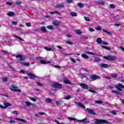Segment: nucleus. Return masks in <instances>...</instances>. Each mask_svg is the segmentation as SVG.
I'll list each match as a JSON object with an SVG mask.
<instances>
[{
  "label": "nucleus",
  "mask_w": 124,
  "mask_h": 124,
  "mask_svg": "<svg viewBox=\"0 0 124 124\" xmlns=\"http://www.w3.org/2000/svg\"><path fill=\"white\" fill-rule=\"evenodd\" d=\"M94 123L95 124H110V122L106 121V120L98 119H96Z\"/></svg>",
  "instance_id": "1"
},
{
  "label": "nucleus",
  "mask_w": 124,
  "mask_h": 124,
  "mask_svg": "<svg viewBox=\"0 0 124 124\" xmlns=\"http://www.w3.org/2000/svg\"><path fill=\"white\" fill-rule=\"evenodd\" d=\"M103 31L104 32H106L107 33H108V34H109V35L111 34V32H109V31H106L105 30H103Z\"/></svg>",
  "instance_id": "47"
},
{
  "label": "nucleus",
  "mask_w": 124,
  "mask_h": 124,
  "mask_svg": "<svg viewBox=\"0 0 124 124\" xmlns=\"http://www.w3.org/2000/svg\"><path fill=\"white\" fill-rule=\"evenodd\" d=\"M110 113L112 114V115H117V112L115 111H112Z\"/></svg>",
  "instance_id": "55"
},
{
  "label": "nucleus",
  "mask_w": 124,
  "mask_h": 124,
  "mask_svg": "<svg viewBox=\"0 0 124 124\" xmlns=\"http://www.w3.org/2000/svg\"><path fill=\"white\" fill-rule=\"evenodd\" d=\"M119 16V15H117L116 16H113L112 18H113V19H114V20H120V19H121V18L118 17Z\"/></svg>",
  "instance_id": "28"
},
{
  "label": "nucleus",
  "mask_w": 124,
  "mask_h": 124,
  "mask_svg": "<svg viewBox=\"0 0 124 124\" xmlns=\"http://www.w3.org/2000/svg\"><path fill=\"white\" fill-rule=\"evenodd\" d=\"M15 37H16V38H18V39H19V40H21V41H25V40L23 39H22V38L17 36V35H15Z\"/></svg>",
  "instance_id": "37"
},
{
  "label": "nucleus",
  "mask_w": 124,
  "mask_h": 124,
  "mask_svg": "<svg viewBox=\"0 0 124 124\" xmlns=\"http://www.w3.org/2000/svg\"><path fill=\"white\" fill-rule=\"evenodd\" d=\"M71 98V96L70 95H69L64 98V99H66L67 100H68V99H70Z\"/></svg>",
  "instance_id": "31"
},
{
  "label": "nucleus",
  "mask_w": 124,
  "mask_h": 124,
  "mask_svg": "<svg viewBox=\"0 0 124 124\" xmlns=\"http://www.w3.org/2000/svg\"><path fill=\"white\" fill-rule=\"evenodd\" d=\"M115 87L116 88V89H117L118 90V91H123V89H122V88H120V87H117V85H115Z\"/></svg>",
  "instance_id": "57"
},
{
  "label": "nucleus",
  "mask_w": 124,
  "mask_h": 124,
  "mask_svg": "<svg viewBox=\"0 0 124 124\" xmlns=\"http://www.w3.org/2000/svg\"><path fill=\"white\" fill-rule=\"evenodd\" d=\"M12 88H10L11 91H14V92H19V93H21V90L17 89L18 87H16L15 84H13L12 85Z\"/></svg>",
  "instance_id": "3"
},
{
  "label": "nucleus",
  "mask_w": 124,
  "mask_h": 124,
  "mask_svg": "<svg viewBox=\"0 0 124 124\" xmlns=\"http://www.w3.org/2000/svg\"><path fill=\"white\" fill-rule=\"evenodd\" d=\"M79 86L82 89H85V90H88V89H89V86H88V85H87L86 84H84V83L80 84Z\"/></svg>",
  "instance_id": "11"
},
{
  "label": "nucleus",
  "mask_w": 124,
  "mask_h": 124,
  "mask_svg": "<svg viewBox=\"0 0 124 124\" xmlns=\"http://www.w3.org/2000/svg\"><path fill=\"white\" fill-rule=\"evenodd\" d=\"M3 53H4V54H6V55H8V54H9V53L6 51H3Z\"/></svg>",
  "instance_id": "62"
},
{
  "label": "nucleus",
  "mask_w": 124,
  "mask_h": 124,
  "mask_svg": "<svg viewBox=\"0 0 124 124\" xmlns=\"http://www.w3.org/2000/svg\"><path fill=\"white\" fill-rule=\"evenodd\" d=\"M37 85H38V86H40L41 87H42V86H43V85L41 83H40L39 82H37Z\"/></svg>",
  "instance_id": "60"
},
{
  "label": "nucleus",
  "mask_w": 124,
  "mask_h": 124,
  "mask_svg": "<svg viewBox=\"0 0 124 124\" xmlns=\"http://www.w3.org/2000/svg\"><path fill=\"white\" fill-rule=\"evenodd\" d=\"M17 62H18V63H21V64L25 65V66H29V65H30V63H29V62H22L21 61H18Z\"/></svg>",
  "instance_id": "15"
},
{
  "label": "nucleus",
  "mask_w": 124,
  "mask_h": 124,
  "mask_svg": "<svg viewBox=\"0 0 124 124\" xmlns=\"http://www.w3.org/2000/svg\"><path fill=\"white\" fill-rule=\"evenodd\" d=\"M95 103H97L98 104H103V102L100 100H98V101H95Z\"/></svg>",
  "instance_id": "34"
},
{
  "label": "nucleus",
  "mask_w": 124,
  "mask_h": 124,
  "mask_svg": "<svg viewBox=\"0 0 124 124\" xmlns=\"http://www.w3.org/2000/svg\"><path fill=\"white\" fill-rule=\"evenodd\" d=\"M40 30L42 31H43V32H46V31H47V30H46V28L44 26L41 27Z\"/></svg>",
  "instance_id": "19"
},
{
  "label": "nucleus",
  "mask_w": 124,
  "mask_h": 124,
  "mask_svg": "<svg viewBox=\"0 0 124 124\" xmlns=\"http://www.w3.org/2000/svg\"><path fill=\"white\" fill-rule=\"evenodd\" d=\"M6 4H7L8 5H12L13 4L12 3V2L9 1H7L6 2Z\"/></svg>",
  "instance_id": "44"
},
{
  "label": "nucleus",
  "mask_w": 124,
  "mask_h": 124,
  "mask_svg": "<svg viewBox=\"0 0 124 124\" xmlns=\"http://www.w3.org/2000/svg\"><path fill=\"white\" fill-rule=\"evenodd\" d=\"M70 14L72 16V17H75L77 16V14L74 12H71Z\"/></svg>",
  "instance_id": "27"
},
{
  "label": "nucleus",
  "mask_w": 124,
  "mask_h": 124,
  "mask_svg": "<svg viewBox=\"0 0 124 124\" xmlns=\"http://www.w3.org/2000/svg\"><path fill=\"white\" fill-rule=\"evenodd\" d=\"M21 3H22V2H21V1L19 0H16V5H17V6L21 5Z\"/></svg>",
  "instance_id": "22"
},
{
  "label": "nucleus",
  "mask_w": 124,
  "mask_h": 124,
  "mask_svg": "<svg viewBox=\"0 0 124 124\" xmlns=\"http://www.w3.org/2000/svg\"><path fill=\"white\" fill-rule=\"evenodd\" d=\"M77 122L78 123H79V122H82V124H89V123H90V121L87 118H85L83 120H78Z\"/></svg>",
  "instance_id": "5"
},
{
  "label": "nucleus",
  "mask_w": 124,
  "mask_h": 124,
  "mask_svg": "<svg viewBox=\"0 0 124 124\" xmlns=\"http://www.w3.org/2000/svg\"><path fill=\"white\" fill-rule=\"evenodd\" d=\"M109 7H110V8L114 9L115 8V7H116V6L114 4H110Z\"/></svg>",
  "instance_id": "49"
},
{
  "label": "nucleus",
  "mask_w": 124,
  "mask_h": 124,
  "mask_svg": "<svg viewBox=\"0 0 124 124\" xmlns=\"http://www.w3.org/2000/svg\"><path fill=\"white\" fill-rule=\"evenodd\" d=\"M97 3H99L101 5H104V2L103 1H100V0H98Z\"/></svg>",
  "instance_id": "45"
},
{
  "label": "nucleus",
  "mask_w": 124,
  "mask_h": 124,
  "mask_svg": "<svg viewBox=\"0 0 124 124\" xmlns=\"http://www.w3.org/2000/svg\"><path fill=\"white\" fill-rule=\"evenodd\" d=\"M100 68H107L108 67H110V65L107 64H104L102 63L100 65Z\"/></svg>",
  "instance_id": "14"
},
{
  "label": "nucleus",
  "mask_w": 124,
  "mask_h": 124,
  "mask_svg": "<svg viewBox=\"0 0 124 124\" xmlns=\"http://www.w3.org/2000/svg\"><path fill=\"white\" fill-rule=\"evenodd\" d=\"M78 6H79L80 8H83L84 7V5L81 3H78Z\"/></svg>",
  "instance_id": "30"
},
{
  "label": "nucleus",
  "mask_w": 124,
  "mask_h": 124,
  "mask_svg": "<svg viewBox=\"0 0 124 124\" xmlns=\"http://www.w3.org/2000/svg\"><path fill=\"white\" fill-rule=\"evenodd\" d=\"M94 60L95 62H101V59H100V58L95 56L94 57Z\"/></svg>",
  "instance_id": "16"
},
{
  "label": "nucleus",
  "mask_w": 124,
  "mask_h": 124,
  "mask_svg": "<svg viewBox=\"0 0 124 124\" xmlns=\"http://www.w3.org/2000/svg\"><path fill=\"white\" fill-rule=\"evenodd\" d=\"M54 67H55V68H61V67L60 66H58L57 65H55Z\"/></svg>",
  "instance_id": "63"
},
{
  "label": "nucleus",
  "mask_w": 124,
  "mask_h": 124,
  "mask_svg": "<svg viewBox=\"0 0 124 124\" xmlns=\"http://www.w3.org/2000/svg\"><path fill=\"white\" fill-rule=\"evenodd\" d=\"M26 74H27V75H28V76H30L31 79H34V78H36V77H37V76H36L35 75H33L31 72L26 73Z\"/></svg>",
  "instance_id": "6"
},
{
  "label": "nucleus",
  "mask_w": 124,
  "mask_h": 124,
  "mask_svg": "<svg viewBox=\"0 0 124 124\" xmlns=\"http://www.w3.org/2000/svg\"><path fill=\"white\" fill-rule=\"evenodd\" d=\"M56 8H59V9H62V8H64V4H58L56 5Z\"/></svg>",
  "instance_id": "10"
},
{
  "label": "nucleus",
  "mask_w": 124,
  "mask_h": 124,
  "mask_svg": "<svg viewBox=\"0 0 124 124\" xmlns=\"http://www.w3.org/2000/svg\"><path fill=\"white\" fill-rule=\"evenodd\" d=\"M96 41L97 43L100 44V43H101L102 42V39H101V38H99L96 39Z\"/></svg>",
  "instance_id": "23"
},
{
  "label": "nucleus",
  "mask_w": 124,
  "mask_h": 124,
  "mask_svg": "<svg viewBox=\"0 0 124 124\" xmlns=\"http://www.w3.org/2000/svg\"><path fill=\"white\" fill-rule=\"evenodd\" d=\"M4 107L0 105V108H2L3 109H5L7 107H9V106H11V104L9 103H5L4 104Z\"/></svg>",
  "instance_id": "7"
},
{
  "label": "nucleus",
  "mask_w": 124,
  "mask_h": 124,
  "mask_svg": "<svg viewBox=\"0 0 124 124\" xmlns=\"http://www.w3.org/2000/svg\"><path fill=\"white\" fill-rule=\"evenodd\" d=\"M76 32L77 34H81V33H82V31L80 30H76Z\"/></svg>",
  "instance_id": "40"
},
{
  "label": "nucleus",
  "mask_w": 124,
  "mask_h": 124,
  "mask_svg": "<svg viewBox=\"0 0 124 124\" xmlns=\"http://www.w3.org/2000/svg\"><path fill=\"white\" fill-rule=\"evenodd\" d=\"M96 30L97 31H100V30H101V27H97V28H96Z\"/></svg>",
  "instance_id": "61"
},
{
  "label": "nucleus",
  "mask_w": 124,
  "mask_h": 124,
  "mask_svg": "<svg viewBox=\"0 0 124 124\" xmlns=\"http://www.w3.org/2000/svg\"><path fill=\"white\" fill-rule=\"evenodd\" d=\"M81 57H82V58H83L84 59H88V58H89V56L87 54H86L85 53L82 54L81 55Z\"/></svg>",
  "instance_id": "21"
},
{
  "label": "nucleus",
  "mask_w": 124,
  "mask_h": 124,
  "mask_svg": "<svg viewBox=\"0 0 124 124\" xmlns=\"http://www.w3.org/2000/svg\"><path fill=\"white\" fill-rule=\"evenodd\" d=\"M66 1L67 3H71L72 1H73V0H66Z\"/></svg>",
  "instance_id": "51"
},
{
  "label": "nucleus",
  "mask_w": 124,
  "mask_h": 124,
  "mask_svg": "<svg viewBox=\"0 0 124 124\" xmlns=\"http://www.w3.org/2000/svg\"><path fill=\"white\" fill-rule=\"evenodd\" d=\"M77 104L78 105V106H80V107H81V108H83V109L86 108V107H85V106H84V105L81 102L77 103Z\"/></svg>",
  "instance_id": "18"
},
{
  "label": "nucleus",
  "mask_w": 124,
  "mask_h": 124,
  "mask_svg": "<svg viewBox=\"0 0 124 124\" xmlns=\"http://www.w3.org/2000/svg\"><path fill=\"white\" fill-rule=\"evenodd\" d=\"M25 104H26L27 107H30L31 105V103L27 101H25Z\"/></svg>",
  "instance_id": "25"
},
{
  "label": "nucleus",
  "mask_w": 124,
  "mask_h": 124,
  "mask_svg": "<svg viewBox=\"0 0 124 124\" xmlns=\"http://www.w3.org/2000/svg\"><path fill=\"white\" fill-rule=\"evenodd\" d=\"M31 100L32 101H33L34 102H35L36 101V99L34 98H30Z\"/></svg>",
  "instance_id": "52"
},
{
  "label": "nucleus",
  "mask_w": 124,
  "mask_h": 124,
  "mask_svg": "<svg viewBox=\"0 0 124 124\" xmlns=\"http://www.w3.org/2000/svg\"><path fill=\"white\" fill-rule=\"evenodd\" d=\"M26 25L27 27H31V23H26Z\"/></svg>",
  "instance_id": "54"
},
{
  "label": "nucleus",
  "mask_w": 124,
  "mask_h": 124,
  "mask_svg": "<svg viewBox=\"0 0 124 124\" xmlns=\"http://www.w3.org/2000/svg\"><path fill=\"white\" fill-rule=\"evenodd\" d=\"M46 101L47 102V103H52V100L50 99L49 98H46Z\"/></svg>",
  "instance_id": "24"
},
{
  "label": "nucleus",
  "mask_w": 124,
  "mask_h": 124,
  "mask_svg": "<svg viewBox=\"0 0 124 124\" xmlns=\"http://www.w3.org/2000/svg\"><path fill=\"white\" fill-rule=\"evenodd\" d=\"M63 81V83H64L66 85H72V83H71V82H70V81L68 80V78H64Z\"/></svg>",
  "instance_id": "12"
},
{
  "label": "nucleus",
  "mask_w": 124,
  "mask_h": 124,
  "mask_svg": "<svg viewBox=\"0 0 124 124\" xmlns=\"http://www.w3.org/2000/svg\"><path fill=\"white\" fill-rule=\"evenodd\" d=\"M40 62H41L42 64H46V63H47V62L45 60H40Z\"/></svg>",
  "instance_id": "29"
},
{
  "label": "nucleus",
  "mask_w": 124,
  "mask_h": 124,
  "mask_svg": "<svg viewBox=\"0 0 124 124\" xmlns=\"http://www.w3.org/2000/svg\"><path fill=\"white\" fill-rule=\"evenodd\" d=\"M8 15L10 16H14L15 15V13L13 12H9L8 13Z\"/></svg>",
  "instance_id": "20"
},
{
  "label": "nucleus",
  "mask_w": 124,
  "mask_h": 124,
  "mask_svg": "<svg viewBox=\"0 0 124 124\" xmlns=\"http://www.w3.org/2000/svg\"><path fill=\"white\" fill-rule=\"evenodd\" d=\"M68 120H70V121H77L76 118H71V117H68Z\"/></svg>",
  "instance_id": "36"
},
{
  "label": "nucleus",
  "mask_w": 124,
  "mask_h": 124,
  "mask_svg": "<svg viewBox=\"0 0 124 124\" xmlns=\"http://www.w3.org/2000/svg\"><path fill=\"white\" fill-rule=\"evenodd\" d=\"M89 92H90L91 93H97V92L92 90V89L89 90Z\"/></svg>",
  "instance_id": "48"
},
{
  "label": "nucleus",
  "mask_w": 124,
  "mask_h": 124,
  "mask_svg": "<svg viewBox=\"0 0 124 124\" xmlns=\"http://www.w3.org/2000/svg\"><path fill=\"white\" fill-rule=\"evenodd\" d=\"M15 123H16V122L15 121L12 120H11L9 122V124H15Z\"/></svg>",
  "instance_id": "42"
},
{
  "label": "nucleus",
  "mask_w": 124,
  "mask_h": 124,
  "mask_svg": "<svg viewBox=\"0 0 124 124\" xmlns=\"http://www.w3.org/2000/svg\"><path fill=\"white\" fill-rule=\"evenodd\" d=\"M84 19L85 21H88V22H91V19H90L89 17H87V16H84Z\"/></svg>",
  "instance_id": "32"
},
{
  "label": "nucleus",
  "mask_w": 124,
  "mask_h": 124,
  "mask_svg": "<svg viewBox=\"0 0 124 124\" xmlns=\"http://www.w3.org/2000/svg\"><path fill=\"white\" fill-rule=\"evenodd\" d=\"M118 76V75L117 74H111V77L113 78H116Z\"/></svg>",
  "instance_id": "46"
},
{
  "label": "nucleus",
  "mask_w": 124,
  "mask_h": 124,
  "mask_svg": "<svg viewBox=\"0 0 124 124\" xmlns=\"http://www.w3.org/2000/svg\"><path fill=\"white\" fill-rule=\"evenodd\" d=\"M89 31H90L93 32V31H94V29H93L92 28H89Z\"/></svg>",
  "instance_id": "53"
},
{
  "label": "nucleus",
  "mask_w": 124,
  "mask_h": 124,
  "mask_svg": "<svg viewBox=\"0 0 124 124\" xmlns=\"http://www.w3.org/2000/svg\"><path fill=\"white\" fill-rule=\"evenodd\" d=\"M44 49H45V50H46V51H52V48L50 47H45Z\"/></svg>",
  "instance_id": "43"
},
{
  "label": "nucleus",
  "mask_w": 124,
  "mask_h": 124,
  "mask_svg": "<svg viewBox=\"0 0 124 124\" xmlns=\"http://www.w3.org/2000/svg\"><path fill=\"white\" fill-rule=\"evenodd\" d=\"M52 87H53V88H57L58 89H62V84H60V83H54L53 84H52Z\"/></svg>",
  "instance_id": "4"
},
{
  "label": "nucleus",
  "mask_w": 124,
  "mask_h": 124,
  "mask_svg": "<svg viewBox=\"0 0 124 124\" xmlns=\"http://www.w3.org/2000/svg\"><path fill=\"white\" fill-rule=\"evenodd\" d=\"M56 105H61V102H60L59 101H57L56 102Z\"/></svg>",
  "instance_id": "64"
},
{
  "label": "nucleus",
  "mask_w": 124,
  "mask_h": 124,
  "mask_svg": "<svg viewBox=\"0 0 124 124\" xmlns=\"http://www.w3.org/2000/svg\"><path fill=\"white\" fill-rule=\"evenodd\" d=\"M2 82H7L8 79L7 78H2Z\"/></svg>",
  "instance_id": "38"
},
{
  "label": "nucleus",
  "mask_w": 124,
  "mask_h": 124,
  "mask_svg": "<svg viewBox=\"0 0 124 124\" xmlns=\"http://www.w3.org/2000/svg\"><path fill=\"white\" fill-rule=\"evenodd\" d=\"M86 111L88 112L89 114H91L92 115H95L96 113L93 110V109H90V108H87L86 109Z\"/></svg>",
  "instance_id": "8"
},
{
  "label": "nucleus",
  "mask_w": 124,
  "mask_h": 124,
  "mask_svg": "<svg viewBox=\"0 0 124 124\" xmlns=\"http://www.w3.org/2000/svg\"><path fill=\"white\" fill-rule=\"evenodd\" d=\"M103 58L104 59H105L108 61H116L117 60V57H115L111 55H108V56H104Z\"/></svg>",
  "instance_id": "2"
},
{
  "label": "nucleus",
  "mask_w": 124,
  "mask_h": 124,
  "mask_svg": "<svg viewBox=\"0 0 124 124\" xmlns=\"http://www.w3.org/2000/svg\"><path fill=\"white\" fill-rule=\"evenodd\" d=\"M66 43H67V44H69L70 45H73V42L70 41H67L66 42Z\"/></svg>",
  "instance_id": "50"
},
{
  "label": "nucleus",
  "mask_w": 124,
  "mask_h": 124,
  "mask_svg": "<svg viewBox=\"0 0 124 124\" xmlns=\"http://www.w3.org/2000/svg\"><path fill=\"white\" fill-rule=\"evenodd\" d=\"M53 25L54 26H59L61 24V22L55 21L52 22Z\"/></svg>",
  "instance_id": "17"
},
{
  "label": "nucleus",
  "mask_w": 124,
  "mask_h": 124,
  "mask_svg": "<svg viewBox=\"0 0 124 124\" xmlns=\"http://www.w3.org/2000/svg\"><path fill=\"white\" fill-rule=\"evenodd\" d=\"M102 48H104V49H106V50H111V47H108L107 46H102Z\"/></svg>",
  "instance_id": "39"
},
{
  "label": "nucleus",
  "mask_w": 124,
  "mask_h": 124,
  "mask_svg": "<svg viewBox=\"0 0 124 124\" xmlns=\"http://www.w3.org/2000/svg\"><path fill=\"white\" fill-rule=\"evenodd\" d=\"M16 58H19V61H25V60H26V58L25 57H23V55H17L16 56Z\"/></svg>",
  "instance_id": "9"
},
{
  "label": "nucleus",
  "mask_w": 124,
  "mask_h": 124,
  "mask_svg": "<svg viewBox=\"0 0 124 124\" xmlns=\"http://www.w3.org/2000/svg\"><path fill=\"white\" fill-rule=\"evenodd\" d=\"M117 87H119V88H120L121 89H124V86L123 84H121V83H119L118 84V86H117Z\"/></svg>",
  "instance_id": "26"
},
{
  "label": "nucleus",
  "mask_w": 124,
  "mask_h": 124,
  "mask_svg": "<svg viewBox=\"0 0 124 124\" xmlns=\"http://www.w3.org/2000/svg\"><path fill=\"white\" fill-rule=\"evenodd\" d=\"M12 24L13 25H17V21H13V22H12Z\"/></svg>",
  "instance_id": "58"
},
{
  "label": "nucleus",
  "mask_w": 124,
  "mask_h": 124,
  "mask_svg": "<svg viewBox=\"0 0 124 124\" xmlns=\"http://www.w3.org/2000/svg\"><path fill=\"white\" fill-rule=\"evenodd\" d=\"M13 114L15 115H17L18 114V111L15 110L13 112Z\"/></svg>",
  "instance_id": "56"
},
{
  "label": "nucleus",
  "mask_w": 124,
  "mask_h": 124,
  "mask_svg": "<svg viewBox=\"0 0 124 124\" xmlns=\"http://www.w3.org/2000/svg\"><path fill=\"white\" fill-rule=\"evenodd\" d=\"M34 116L36 117V118H40V113L39 112L38 113H35Z\"/></svg>",
  "instance_id": "33"
},
{
  "label": "nucleus",
  "mask_w": 124,
  "mask_h": 124,
  "mask_svg": "<svg viewBox=\"0 0 124 124\" xmlns=\"http://www.w3.org/2000/svg\"><path fill=\"white\" fill-rule=\"evenodd\" d=\"M99 78H100L99 76H96V75H93L90 77V78L92 79V80H93V81Z\"/></svg>",
  "instance_id": "13"
},
{
  "label": "nucleus",
  "mask_w": 124,
  "mask_h": 124,
  "mask_svg": "<svg viewBox=\"0 0 124 124\" xmlns=\"http://www.w3.org/2000/svg\"><path fill=\"white\" fill-rule=\"evenodd\" d=\"M112 93H117V94H121V93L114 90L112 91Z\"/></svg>",
  "instance_id": "41"
},
{
  "label": "nucleus",
  "mask_w": 124,
  "mask_h": 124,
  "mask_svg": "<svg viewBox=\"0 0 124 124\" xmlns=\"http://www.w3.org/2000/svg\"><path fill=\"white\" fill-rule=\"evenodd\" d=\"M80 78H81V79H84V78H86V76H85V75H81V77H80Z\"/></svg>",
  "instance_id": "59"
},
{
  "label": "nucleus",
  "mask_w": 124,
  "mask_h": 124,
  "mask_svg": "<svg viewBox=\"0 0 124 124\" xmlns=\"http://www.w3.org/2000/svg\"><path fill=\"white\" fill-rule=\"evenodd\" d=\"M47 29H48V30H53L54 28L53 27V26L52 25H49L46 27Z\"/></svg>",
  "instance_id": "35"
}]
</instances>
